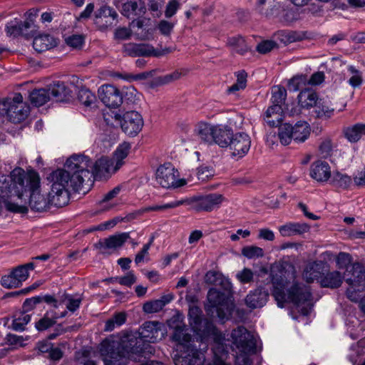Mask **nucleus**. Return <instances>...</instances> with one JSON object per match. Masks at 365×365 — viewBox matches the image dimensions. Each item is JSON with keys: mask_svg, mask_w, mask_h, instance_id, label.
<instances>
[{"mask_svg": "<svg viewBox=\"0 0 365 365\" xmlns=\"http://www.w3.org/2000/svg\"><path fill=\"white\" fill-rule=\"evenodd\" d=\"M68 175L65 169H57L49 176L52 182L51 191L46 197L40 193V176L31 170L27 173L20 168H15L9 175H0V196L4 202L11 197L26 202L31 209L36 212H43L51 206L63 207L68 205L73 190L68 182Z\"/></svg>", "mask_w": 365, "mask_h": 365, "instance_id": "1", "label": "nucleus"}, {"mask_svg": "<svg viewBox=\"0 0 365 365\" xmlns=\"http://www.w3.org/2000/svg\"><path fill=\"white\" fill-rule=\"evenodd\" d=\"M111 166L113 161L107 157L102 156L93 163L91 158L83 154H73L64 164L73 193L83 195L89 191L94 180H101L109 174Z\"/></svg>", "mask_w": 365, "mask_h": 365, "instance_id": "2", "label": "nucleus"}, {"mask_svg": "<svg viewBox=\"0 0 365 365\" xmlns=\"http://www.w3.org/2000/svg\"><path fill=\"white\" fill-rule=\"evenodd\" d=\"M205 321L209 320L202 319L200 316L197 314L190 322L200 340L192 339L191 335L185 333V329L182 327L178 326L174 330L173 340L178 344V349H182L186 354L182 359V361L186 365H202L205 361V352L208 348L207 342L212 340V338L202 339L197 333V328L200 327Z\"/></svg>", "mask_w": 365, "mask_h": 365, "instance_id": "3", "label": "nucleus"}, {"mask_svg": "<svg viewBox=\"0 0 365 365\" xmlns=\"http://www.w3.org/2000/svg\"><path fill=\"white\" fill-rule=\"evenodd\" d=\"M280 279L277 276H273L272 294L280 307H284V303L290 302L300 308L303 315H308L313 306L312 302V294L309 287L298 282H294L285 293L287 281L282 276Z\"/></svg>", "mask_w": 365, "mask_h": 365, "instance_id": "4", "label": "nucleus"}, {"mask_svg": "<svg viewBox=\"0 0 365 365\" xmlns=\"http://www.w3.org/2000/svg\"><path fill=\"white\" fill-rule=\"evenodd\" d=\"M136 338L125 339L120 341L103 340L99 348L105 365H126V359L137 360L143 353Z\"/></svg>", "mask_w": 365, "mask_h": 365, "instance_id": "5", "label": "nucleus"}, {"mask_svg": "<svg viewBox=\"0 0 365 365\" xmlns=\"http://www.w3.org/2000/svg\"><path fill=\"white\" fill-rule=\"evenodd\" d=\"M224 200L222 195L219 193H210L207 195H197L185 200H173L163 205H155L145 207L148 212H156L177 207L185 202L192 204L197 211L210 212L218 207Z\"/></svg>", "mask_w": 365, "mask_h": 365, "instance_id": "6", "label": "nucleus"}, {"mask_svg": "<svg viewBox=\"0 0 365 365\" xmlns=\"http://www.w3.org/2000/svg\"><path fill=\"white\" fill-rule=\"evenodd\" d=\"M197 333L202 339L212 338L213 345L212 351L214 355L213 365H228L224 362L227 354L225 335L222 334L210 321H205L197 328Z\"/></svg>", "mask_w": 365, "mask_h": 365, "instance_id": "7", "label": "nucleus"}, {"mask_svg": "<svg viewBox=\"0 0 365 365\" xmlns=\"http://www.w3.org/2000/svg\"><path fill=\"white\" fill-rule=\"evenodd\" d=\"M311 128L304 120H299L294 125L289 123H282L278 128V138L283 145H288L293 140L302 143L309 137Z\"/></svg>", "mask_w": 365, "mask_h": 365, "instance_id": "8", "label": "nucleus"}, {"mask_svg": "<svg viewBox=\"0 0 365 365\" xmlns=\"http://www.w3.org/2000/svg\"><path fill=\"white\" fill-rule=\"evenodd\" d=\"M111 117L122 131L129 137L136 136L143 129L144 120L142 115L134 110L112 112Z\"/></svg>", "mask_w": 365, "mask_h": 365, "instance_id": "9", "label": "nucleus"}, {"mask_svg": "<svg viewBox=\"0 0 365 365\" xmlns=\"http://www.w3.org/2000/svg\"><path fill=\"white\" fill-rule=\"evenodd\" d=\"M345 282L349 285L346 294L352 302H357L360 292L365 284V267L359 262H354L344 272Z\"/></svg>", "mask_w": 365, "mask_h": 365, "instance_id": "10", "label": "nucleus"}, {"mask_svg": "<svg viewBox=\"0 0 365 365\" xmlns=\"http://www.w3.org/2000/svg\"><path fill=\"white\" fill-rule=\"evenodd\" d=\"M3 115L13 123L23 122L29 115L30 108L23 101V96L16 93L12 98H6L1 101Z\"/></svg>", "mask_w": 365, "mask_h": 365, "instance_id": "11", "label": "nucleus"}, {"mask_svg": "<svg viewBox=\"0 0 365 365\" xmlns=\"http://www.w3.org/2000/svg\"><path fill=\"white\" fill-rule=\"evenodd\" d=\"M157 182L165 189H177L185 186L187 180L180 178L178 169L170 162L160 165L155 172Z\"/></svg>", "mask_w": 365, "mask_h": 365, "instance_id": "12", "label": "nucleus"}, {"mask_svg": "<svg viewBox=\"0 0 365 365\" xmlns=\"http://www.w3.org/2000/svg\"><path fill=\"white\" fill-rule=\"evenodd\" d=\"M207 300L210 307L215 309L220 319H229L233 309V304L230 302L228 294L212 288L207 293Z\"/></svg>", "mask_w": 365, "mask_h": 365, "instance_id": "13", "label": "nucleus"}, {"mask_svg": "<svg viewBox=\"0 0 365 365\" xmlns=\"http://www.w3.org/2000/svg\"><path fill=\"white\" fill-rule=\"evenodd\" d=\"M34 21L32 18H27L22 21L19 18H14L6 22L4 27L6 36L15 39L24 36L26 38L34 36L35 31Z\"/></svg>", "mask_w": 365, "mask_h": 365, "instance_id": "14", "label": "nucleus"}, {"mask_svg": "<svg viewBox=\"0 0 365 365\" xmlns=\"http://www.w3.org/2000/svg\"><path fill=\"white\" fill-rule=\"evenodd\" d=\"M232 343L239 352L255 353L256 339L244 327H238L231 334Z\"/></svg>", "mask_w": 365, "mask_h": 365, "instance_id": "15", "label": "nucleus"}, {"mask_svg": "<svg viewBox=\"0 0 365 365\" xmlns=\"http://www.w3.org/2000/svg\"><path fill=\"white\" fill-rule=\"evenodd\" d=\"M267 18H277L283 23H292L299 18L298 11L290 4L277 2L264 13Z\"/></svg>", "mask_w": 365, "mask_h": 365, "instance_id": "16", "label": "nucleus"}, {"mask_svg": "<svg viewBox=\"0 0 365 365\" xmlns=\"http://www.w3.org/2000/svg\"><path fill=\"white\" fill-rule=\"evenodd\" d=\"M101 102L109 108H118L123 103L122 90L111 84H104L98 89Z\"/></svg>", "mask_w": 365, "mask_h": 365, "instance_id": "17", "label": "nucleus"}, {"mask_svg": "<svg viewBox=\"0 0 365 365\" xmlns=\"http://www.w3.org/2000/svg\"><path fill=\"white\" fill-rule=\"evenodd\" d=\"M94 23L101 31L112 27L118 21V14L112 7L106 5L101 6L94 14Z\"/></svg>", "mask_w": 365, "mask_h": 365, "instance_id": "18", "label": "nucleus"}, {"mask_svg": "<svg viewBox=\"0 0 365 365\" xmlns=\"http://www.w3.org/2000/svg\"><path fill=\"white\" fill-rule=\"evenodd\" d=\"M229 143L228 148L233 150L232 155L241 158L249 152L251 139L247 133L237 132L234 133L232 139Z\"/></svg>", "mask_w": 365, "mask_h": 365, "instance_id": "19", "label": "nucleus"}, {"mask_svg": "<svg viewBox=\"0 0 365 365\" xmlns=\"http://www.w3.org/2000/svg\"><path fill=\"white\" fill-rule=\"evenodd\" d=\"M165 330L161 323L158 322H145L140 332L141 339L149 343H155L164 337Z\"/></svg>", "mask_w": 365, "mask_h": 365, "instance_id": "20", "label": "nucleus"}, {"mask_svg": "<svg viewBox=\"0 0 365 365\" xmlns=\"http://www.w3.org/2000/svg\"><path fill=\"white\" fill-rule=\"evenodd\" d=\"M147 8L143 0H127L122 4L120 13L128 19L135 21L145 14Z\"/></svg>", "mask_w": 365, "mask_h": 365, "instance_id": "21", "label": "nucleus"}, {"mask_svg": "<svg viewBox=\"0 0 365 365\" xmlns=\"http://www.w3.org/2000/svg\"><path fill=\"white\" fill-rule=\"evenodd\" d=\"M123 51L130 57H153L154 46L145 43H128L123 45Z\"/></svg>", "mask_w": 365, "mask_h": 365, "instance_id": "22", "label": "nucleus"}, {"mask_svg": "<svg viewBox=\"0 0 365 365\" xmlns=\"http://www.w3.org/2000/svg\"><path fill=\"white\" fill-rule=\"evenodd\" d=\"M234 132L230 126L222 124L215 125L212 145L216 144L222 148H228L229 141H231Z\"/></svg>", "mask_w": 365, "mask_h": 365, "instance_id": "23", "label": "nucleus"}, {"mask_svg": "<svg viewBox=\"0 0 365 365\" xmlns=\"http://www.w3.org/2000/svg\"><path fill=\"white\" fill-rule=\"evenodd\" d=\"M326 267V264L322 261L309 263L303 271V278L308 283L313 282L314 280L319 282L324 274V272H327Z\"/></svg>", "mask_w": 365, "mask_h": 365, "instance_id": "24", "label": "nucleus"}, {"mask_svg": "<svg viewBox=\"0 0 365 365\" xmlns=\"http://www.w3.org/2000/svg\"><path fill=\"white\" fill-rule=\"evenodd\" d=\"M309 175L317 182H327L331 178V167L326 161L317 160L311 165Z\"/></svg>", "mask_w": 365, "mask_h": 365, "instance_id": "25", "label": "nucleus"}, {"mask_svg": "<svg viewBox=\"0 0 365 365\" xmlns=\"http://www.w3.org/2000/svg\"><path fill=\"white\" fill-rule=\"evenodd\" d=\"M50 98L52 97L56 101L66 102L71 97V91L65 82L61 81H53L48 86Z\"/></svg>", "mask_w": 365, "mask_h": 365, "instance_id": "26", "label": "nucleus"}, {"mask_svg": "<svg viewBox=\"0 0 365 365\" xmlns=\"http://www.w3.org/2000/svg\"><path fill=\"white\" fill-rule=\"evenodd\" d=\"M33 48L38 53L48 51L58 45V40L48 34H39L34 38Z\"/></svg>", "mask_w": 365, "mask_h": 365, "instance_id": "27", "label": "nucleus"}, {"mask_svg": "<svg viewBox=\"0 0 365 365\" xmlns=\"http://www.w3.org/2000/svg\"><path fill=\"white\" fill-rule=\"evenodd\" d=\"M128 238L127 233L112 235L108 238L101 240L95 245L96 247L104 252L105 250H115L120 247Z\"/></svg>", "mask_w": 365, "mask_h": 365, "instance_id": "28", "label": "nucleus"}, {"mask_svg": "<svg viewBox=\"0 0 365 365\" xmlns=\"http://www.w3.org/2000/svg\"><path fill=\"white\" fill-rule=\"evenodd\" d=\"M140 94L133 86L123 88L122 89L123 110L127 111L135 108L140 101Z\"/></svg>", "mask_w": 365, "mask_h": 365, "instance_id": "29", "label": "nucleus"}, {"mask_svg": "<svg viewBox=\"0 0 365 365\" xmlns=\"http://www.w3.org/2000/svg\"><path fill=\"white\" fill-rule=\"evenodd\" d=\"M268 297L269 294L267 290L257 288L247 296L245 299L246 304L252 309L262 307L267 302Z\"/></svg>", "mask_w": 365, "mask_h": 365, "instance_id": "30", "label": "nucleus"}, {"mask_svg": "<svg viewBox=\"0 0 365 365\" xmlns=\"http://www.w3.org/2000/svg\"><path fill=\"white\" fill-rule=\"evenodd\" d=\"M319 98L317 91L312 88H305L297 96L298 105L302 109L309 110L314 108Z\"/></svg>", "mask_w": 365, "mask_h": 365, "instance_id": "31", "label": "nucleus"}, {"mask_svg": "<svg viewBox=\"0 0 365 365\" xmlns=\"http://www.w3.org/2000/svg\"><path fill=\"white\" fill-rule=\"evenodd\" d=\"M282 106L277 103H272L264 112V120L271 127H278L282 124Z\"/></svg>", "mask_w": 365, "mask_h": 365, "instance_id": "32", "label": "nucleus"}, {"mask_svg": "<svg viewBox=\"0 0 365 365\" xmlns=\"http://www.w3.org/2000/svg\"><path fill=\"white\" fill-rule=\"evenodd\" d=\"M344 279V275L342 276L340 272L334 270L324 272L319 282L323 287L336 289L341 285Z\"/></svg>", "mask_w": 365, "mask_h": 365, "instance_id": "33", "label": "nucleus"}, {"mask_svg": "<svg viewBox=\"0 0 365 365\" xmlns=\"http://www.w3.org/2000/svg\"><path fill=\"white\" fill-rule=\"evenodd\" d=\"M83 299V294H70L64 292L59 295V303L65 304L67 310L72 313L79 309Z\"/></svg>", "mask_w": 365, "mask_h": 365, "instance_id": "34", "label": "nucleus"}, {"mask_svg": "<svg viewBox=\"0 0 365 365\" xmlns=\"http://www.w3.org/2000/svg\"><path fill=\"white\" fill-rule=\"evenodd\" d=\"M314 108L316 118H330L334 112V108L331 107V102L324 98H319Z\"/></svg>", "mask_w": 365, "mask_h": 365, "instance_id": "35", "label": "nucleus"}, {"mask_svg": "<svg viewBox=\"0 0 365 365\" xmlns=\"http://www.w3.org/2000/svg\"><path fill=\"white\" fill-rule=\"evenodd\" d=\"M12 318L10 328L16 331H23L25 330L26 324L31 321V314L18 310L14 313Z\"/></svg>", "mask_w": 365, "mask_h": 365, "instance_id": "36", "label": "nucleus"}, {"mask_svg": "<svg viewBox=\"0 0 365 365\" xmlns=\"http://www.w3.org/2000/svg\"><path fill=\"white\" fill-rule=\"evenodd\" d=\"M215 126L202 121L197 123L196 131L202 141L208 145H212Z\"/></svg>", "mask_w": 365, "mask_h": 365, "instance_id": "37", "label": "nucleus"}, {"mask_svg": "<svg viewBox=\"0 0 365 365\" xmlns=\"http://www.w3.org/2000/svg\"><path fill=\"white\" fill-rule=\"evenodd\" d=\"M29 101L35 107H40L50 100V93L48 88H35L29 93Z\"/></svg>", "mask_w": 365, "mask_h": 365, "instance_id": "38", "label": "nucleus"}, {"mask_svg": "<svg viewBox=\"0 0 365 365\" xmlns=\"http://www.w3.org/2000/svg\"><path fill=\"white\" fill-rule=\"evenodd\" d=\"M77 99L78 102L86 108L96 106V96L89 88L81 86L78 91Z\"/></svg>", "mask_w": 365, "mask_h": 365, "instance_id": "39", "label": "nucleus"}, {"mask_svg": "<svg viewBox=\"0 0 365 365\" xmlns=\"http://www.w3.org/2000/svg\"><path fill=\"white\" fill-rule=\"evenodd\" d=\"M330 179V183L334 187L342 189L344 190H349L352 185V179L351 176L346 173L343 174L339 171L334 172L333 175H331Z\"/></svg>", "mask_w": 365, "mask_h": 365, "instance_id": "40", "label": "nucleus"}, {"mask_svg": "<svg viewBox=\"0 0 365 365\" xmlns=\"http://www.w3.org/2000/svg\"><path fill=\"white\" fill-rule=\"evenodd\" d=\"M171 300L168 296H163L161 299L147 302L143 304V309L145 313L153 314L163 309Z\"/></svg>", "mask_w": 365, "mask_h": 365, "instance_id": "41", "label": "nucleus"}, {"mask_svg": "<svg viewBox=\"0 0 365 365\" xmlns=\"http://www.w3.org/2000/svg\"><path fill=\"white\" fill-rule=\"evenodd\" d=\"M227 44L233 47L235 52L241 56L245 55L250 51L245 39L240 35L229 37Z\"/></svg>", "mask_w": 365, "mask_h": 365, "instance_id": "42", "label": "nucleus"}, {"mask_svg": "<svg viewBox=\"0 0 365 365\" xmlns=\"http://www.w3.org/2000/svg\"><path fill=\"white\" fill-rule=\"evenodd\" d=\"M125 321L126 314L124 312L116 313L106 322L104 331H112L115 328L123 325Z\"/></svg>", "mask_w": 365, "mask_h": 365, "instance_id": "43", "label": "nucleus"}, {"mask_svg": "<svg viewBox=\"0 0 365 365\" xmlns=\"http://www.w3.org/2000/svg\"><path fill=\"white\" fill-rule=\"evenodd\" d=\"M287 98V90L282 86H276L272 88L271 103H277L282 106Z\"/></svg>", "mask_w": 365, "mask_h": 365, "instance_id": "44", "label": "nucleus"}, {"mask_svg": "<svg viewBox=\"0 0 365 365\" xmlns=\"http://www.w3.org/2000/svg\"><path fill=\"white\" fill-rule=\"evenodd\" d=\"M345 138L350 143H356L361 138L360 123H356L352 126L347 127L344 130Z\"/></svg>", "mask_w": 365, "mask_h": 365, "instance_id": "45", "label": "nucleus"}, {"mask_svg": "<svg viewBox=\"0 0 365 365\" xmlns=\"http://www.w3.org/2000/svg\"><path fill=\"white\" fill-rule=\"evenodd\" d=\"M336 266L339 269H349L351 266L353 258L349 253L340 252L335 256Z\"/></svg>", "mask_w": 365, "mask_h": 365, "instance_id": "46", "label": "nucleus"}, {"mask_svg": "<svg viewBox=\"0 0 365 365\" xmlns=\"http://www.w3.org/2000/svg\"><path fill=\"white\" fill-rule=\"evenodd\" d=\"M284 40L285 43H294L297 41H302L308 38L307 31H284Z\"/></svg>", "mask_w": 365, "mask_h": 365, "instance_id": "47", "label": "nucleus"}, {"mask_svg": "<svg viewBox=\"0 0 365 365\" xmlns=\"http://www.w3.org/2000/svg\"><path fill=\"white\" fill-rule=\"evenodd\" d=\"M51 314V312H47L44 317L36 323L35 327L38 331H45L56 324V320Z\"/></svg>", "mask_w": 365, "mask_h": 365, "instance_id": "48", "label": "nucleus"}, {"mask_svg": "<svg viewBox=\"0 0 365 365\" xmlns=\"http://www.w3.org/2000/svg\"><path fill=\"white\" fill-rule=\"evenodd\" d=\"M348 71L353 74V76L349 79L348 83L353 88H359L363 83L361 72L356 69L354 66H349Z\"/></svg>", "mask_w": 365, "mask_h": 365, "instance_id": "49", "label": "nucleus"}, {"mask_svg": "<svg viewBox=\"0 0 365 365\" xmlns=\"http://www.w3.org/2000/svg\"><path fill=\"white\" fill-rule=\"evenodd\" d=\"M278 48V43L274 40H263L256 46V51L260 54H267Z\"/></svg>", "mask_w": 365, "mask_h": 365, "instance_id": "50", "label": "nucleus"}, {"mask_svg": "<svg viewBox=\"0 0 365 365\" xmlns=\"http://www.w3.org/2000/svg\"><path fill=\"white\" fill-rule=\"evenodd\" d=\"M181 76L182 73L178 70H175L170 73H168L166 75L156 78V84L159 86L168 84L171 82L178 80Z\"/></svg>", "mask_w": 365, "mask_h": 365, "instance_id": "51", "label": "nucleus"}, {"mask_svg": "<svg viewBox=\"0 0 365 365\" xmlns=\"http://www.w3.org/2000/svg\"><path fill=\"white\" fill-rule=\"evenodd\" d=\"M1 284L7 289L17 288L21 286L20 280H17L16 277L14 275L13 272L9 274L4 275L1 277Z\"/></svg>", "mask_w": 365, "mask_h": 365, "instance_id": "52", "label": "nucleus"}, {"mask_svg": "<svg viewBox=\"0 0 365 365\" xmlns=\"http://www.w3.org/2000/svg\"><path fill=\"white\" fill-rule=\"evenodd\" d=\"M306 82V76L304 75H298L292 77L289 83L288 87L290 91H297L301 89V88L305 85Z\"/></svg>", "mask_w": 365, "mask_h": 365, "instance_id": "53", "label": "nucleus"}, {"mask_svg": "<svg viewBox=\"0 0 365 365\" xmlns=\"http://www.w3.org/2000/svg\"><path fill=\"white\" fill-rule=\"evenodd\" d=\"M181 4L179 0H169L165 10V16L167 19L173 17L180 9Z\"/></svg>", "mask_w": 365, "mask_h": 365, "instance_id": "54", "label": "nucleus"}, {"mask_svg": "<svg viewBox=\"0 0 365 365\" xmlns=\"http://www.w3.org/2000/svg\"><path fill=\"white\" fill-rule=\"evenodd\" d=\"M255 274L249 268H244L236 274L237 279L242 284L250 283L253 281Z\"/></svg>", "mask_w": 365, "mask_h": 365, "instance_id": "55", "label": "nucleus"}, {"mask_svg": "<svg viewBox=\"0 0 365 365\" xmlns=\"http://www.w3.org/2000/svg\"><path fill=\"white\" fill-rule=\"evenodd\" d=\"M130 148L131 145L128 142H123L119 144L115 151V158H120V160L126 158Z\"/></svg>", "mask_w": 365, "mask_h": 365, "instance_id": "56", "label": "nucleus"}, {"mask_svg": "<svg viewBox=\"0 0 365 365\" xmlns=\"http://www.w3.org/2000/svg\"><path fill=\"white\" fill-rule=\"evenodd\" d=\"M242 253L247 258H255L263 256V250L257 247H247L242 249Z\"/></svg>", "mask_w": 365, "mask_h": 365, "instance_id": "57", "label": "nucleus"}, {"mask_svg": "<svg viewBox=\"0 0 365 365\" xmlns=\"http://www.w3.org/2000/svg\"><path fill=\"white\" fill-rule=\"evenodd\" d=\"M174 26L175 24L173 23L166 20H161L158 23V29L162 35L169 36L171 34Z\"/></svg>", "mask_w": 365, "mask_h": 365, "instance_id": "58", "label": "nucleus"}, {"mask_svg": "<svg viewBox=\"0 0 365 365\" xmlns=\"http://www.w3.org/2000/svg\"><path fill=\"white\" fill-rule=\"evenodd\" d=\"M332 150V143L329 139L322 141L319 146V151L324 158H327L331 155Z\"/></svg>", "mask_w": 365, "mask_h": 365, "instance_id": "59", "label": "nucleus"}, {"mask_svg": "<svg viewBox=\"0 0 365 365\" xmlns=\"http://www.w3.org/2000/svg\"><path fill=\"white\" fill-rule=\"evenodd\" d=\"M66 43L74 48H81L84 43V37L82 35H72L66 39Z\"/></svg>", "mask_w": 365, "mask_h": 365, "instance_id": "60", "label": "nucleus"}, {"mask_svg": "<svg viewBox=\"0 0 365 365\" xmlns=\"http://www.w3.org/2000/svg\"><path fill=\"white\" fill-rule=\"evenodd\" d=\"M252 353L239 352L237 351L236 355V365H252V361L251 360L250 355Z\"/></svg>", "mask_w": 365, "mask_h": 365, "instance_id": "61", "label": "nucleus"}, {"mask_svg": "<svg viewBox=\"0 0 365 365\" xmlns=\"http://www.w3.org/2000/svg\"><path fill=\"white\" fill-rule=\"evenodd\" d=\"M12 272L14 275L16 277L17 280H20L21 285L22 284V282L26 281L29 276L26 267H22L21 265H19L14 269Z\"/></svg>", "mask_w": 365, "mask_h": 365, "instance_id": "62", "label": "nucleus"}, {"mask_svg": "<svg viewBox=\"0 0 365 365\" xmlns=\"http://www.w3.org/2000/svg\"><path fill=\"white\" fill-rule=\"evenodd\" d=\"M214 170L212 166L202 165L197 168V175L198 178H208L213 175Z\"/></svg>", "mask_w": 365, "mask_h": 365, "instance_id": "63", "label": "nucleus"}, {"mask_svg": "<svg viewBox=\"0 0 365 365\" xmlns=\"http://www.w3.org/2000/svg\"><path fill=\"white\" fill-rule=\"evenodd\" d=\"M130 36V30L126 27H118L114 32V38L117 40H126L128 39Z\"/></svg>", "mask_w": 365, "mask_h": 365, "instance_id": "64", "label": "nucleus"}]
</instances>
